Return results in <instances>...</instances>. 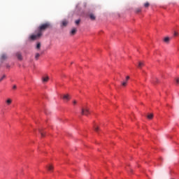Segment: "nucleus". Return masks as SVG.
<instances>
[{
  "label": "nucleus",
  "mask_w": 179,
  "mask_h": 179,
  "mask_svg": "<svg viewBox=\"0 0 179 179\" xmlns=\"http://www.w3.org/2000/svg\"><path fill=\"white\" fill-rule=\"evenodd\" d=\"M136 12H137V13H139V12H141V9H137Z\"/></svg>",
  "instance_id": "obj_26"
},
{
  "label": "nucleus",
  "mask_w": 179,
  "mask_h": 179,
  "mask_svg": "<svg viewBox=\"0 0 179 179\" xmlns=\"http://www.w3.org/2000/svg\"><path fill=\"white\" fill-rule=\"evenodd\" d=\"M164 41L165 43H169V41H170V38L166 37V38L164 39Z\"/></svg>",
  "instance_id": "obj_14"
},
{
  "label": "nucleus",
  "mask_w": 179,
  "mask_h": 179,
  "mask_svg": "<svg viewBox=\"0 0 179 179\" xmlns=\"http://www.w3.org/2000/svg\"><path fill=\"white\" fill-rule=\"evenodd\" d=\"M40 57V54L39 53H36L35 55V59H38V58Z\"/></svg>",
  "instance_id": "obj_16"
},
{
  "label": "nucleus",
  "mask_w": 179,
  "mask_h": 179,
  "mask_svg": "<svg viewBox=\"0 0 179 179\" xmlns=\"http://www.w3.org/2000/svg\"><path fill=\"white\" fill-rule=\"evenodd\" d=\"M62 99H63L64 101H69V100H71V96H69V94H64Z\"/></svg>",
  "instance_id": "obj_3"
},
{
  "label": "nucleus",
  "mask_w": 179,
  "mask_h": 179,
  "mask_svg": "<svg viewBox=\"0 0 179 179\" xmlns=\"http://www.w3.org/2000/svg\"><path fill=\"white\" fill-rule=\"evenodd\" d=\"M39 132H40V134L41 135V137L44 138V132H43V131H41V129H39Z\"/></svg>",
  "instance_id": "obj_17"
},
{
  "label": "nucleus",
  "mask_w": 179,
  "mask_h": 179,
  "mask_svg": "<svg viewBox=\"0 0 179 179\" xmlns=\"http://www.w3.org/2000/svg\"><path fill=\"white\" fill-rule=\"evenodd\" d=\"M76 24H79V23H80V20H77L75 22Z\"/></svg>",
  "instance_id": "obj_20"
},
{
  "label": "nucleus",
  "mask_w": 179,
  "mask_h": 179,
  "mask_svg": "<svg viewBox=\"0 0 179 179\" xmlns=\"http://www.w3.org/2000/svg\"><path fill=\"white\" fill-rule=\"evenodd\" d=\"M122 86H124V87L127 86V82L122 83Z\"/></svg>",
  "instance_id": "obj_23"
},
{
  "label": "nucleus",
  "mask_w": 179,
  "mask_h": 179,
  "mask_svg": "<svg viewBox=\"0 0 179 179\" xmlns=\"http://www.w3.org/2000/svg\"><path fill=\"white\" fill-rule=\"evenodd\" d=\"M78 31V29L76 28H73L71 31H70V36H75Z\"/></svg>",
  "instance_id": "obj_5"
},
{
  "label": "nucleus",
  "mask_w": 179,
  "mask_h": 179,
  "mask_svg": "<svg viewBox=\"0 0 179 179\" xmlns=\"http://www.w3.org/2000/svg\"><path fill=\"white\" fill-rule=\"evenodd\" d=\"M6 103L8 104V106H10V104H12V99H8L6 100Z\"/></svg>",
  "instance_id": "obj_11"
},
{
  "label": "nucleus",
  "mask_w": 179,
  "mask_h": 179,
  "mask_svg": "<svg viewBox=\"0 0 179 179\" xmlns=\"http://www.w3.org/2000/svg\"><path fill=\"white\" fill-rule=\"evenodd\" d=\"M150 4L149 3V2H147V3H145V4H144V6H145V8H149V6H150Z\"/></svg>",
  "instance_id": "obj_18"
},
{
  "label": "nucleus",
  "mask_w": 179,
  "mask_h": 179,
  "mask_svg": "<svg viewBox=\"0 0 179 179\" xmlns=\"http://www.w3.org/2000/svg\"><path fill=\"white\" fill-rule=\"evenodd\" d=\"M173 36H175V37H177V36H178V32L175 31Z\"/></svg>",
  "instance_id": "obj_24"
},
{
  "label": "nucleus",
  "mask_w": 179,
  "mask_h": 179,
  "mask_svg": "<svg viewBox=\"0 0 179 179\" xmlns=\"http://www.w3.org/2000/svg\"><path fill=\"white\" fill-rule=\"evenodd\" d=\"M8 58V56L5 54L1 55V59L5 60Z\"/></svg>",
  "instance_id": "obj_12"
},
{
  "label": "nucleus",
  "mask_w": 179,
  "mask_h": 179,
  "mask_svg": "<svg viewBox=\"0 0 179 179\" xmlns=\"http://www.w3.org/2000/svg\"><path fill=\"white\" fill-rule=\"evenodd\" d=\"M124 82H127H127H128V80H126V81H124Z\"/></svg>",
  "instance_id": "obj_29"
},
{
  "label": "nucleus",
  "mask_w": 179,
  "mask_h": 179,
  "mask_svg": "<svg viewBox=\"0 0 179 179\" xmlns=\"http://www.w3.org/2000/svg\"><path fill=\"white\" fill-rule=\"evenodd\" d=\"M94 131H95L96 132H99V127H94Z\"/></svg>",
  "instance_id": "obj_21"
},
{
  "label": "nucleus",
  "mask_w": 179,
  "mask_h": 179,
  "mask_svg": "<svg viewBox=\"0 0 179 179\" xmlns=\"http://www.w3.org/2000/svg\"><path fill=\"white\" fill-rule=\"evenodd\" d=\"M126 80H129V76H127L126 77Z\"/></svg>",
  "instance_id": "obj_25"
},
{
  "label": "nucleus",
  "mask_w": 179,
  "mask_h": 179,
  "mask_svg": "<svg viewBox=\"0 0 179 179\" xmlns=\"http://www.w3.org/2000/svg\"><path fill=\"white\" fill-rule=\"evenodd\" d=\"M16 57L20 61H22V59H23V57L22 56V54L20 52H17Z\"/></svg>",
  "instance_id": "obj_6"
},
{
  "label": "nucleus",
  "mask_w": 179,
  "mask_h": 179,
  "mask_svg": "<svg viewBox=\"0 0 179 179\" xmlns=\"http://www.w3.org/2000/svg\"><path fill=\"white\" fill-rule=\"evenodd\" d=\"M176 85H179V78H176Z\"/></svg>",
  "instance_id": "obj_22"
},
{
  "label": "nucleus",
  "mask_w": 179,
  "mask_h": 179,
  "mask_svg": "<svg viewBox=\"0 0 179 179\" xmlns=\"http://www.w3.org/2000/svg\"><path fill=\"white\" fill-rule=\"evenodd\" d=\"M50 27H51V23L50 22L41 24L35 31V34L29 36V40H31V41H34L36 40H38V38H41L43 33H44V31H45L47 29H50Z\"/></svg>",
  "instance_id": "obj_1"
},
{
  "label": "nucleus",
  "mask_w": 179,
  "mask_h": 179,
  "mask_svg": "<svg viewBox=\"0 0 179 179\" xmlns=\"http://www.w3.org/2000/svg\"><path fill=\"white\" fill-rule=\"evenodd\" d=\"M89 16H90V19L91 20H96V15H94V14L93 13H90L89 14Z\"/></svg>",
  "instance_id": "obj_7"
},
{
  "label": "nucleus",
  "mask_w": 179,
  "mask_h": 179,
  "mask_svg": "<svg viewBox=\"0 0 179 179\" xmlns=\"http://www.w3.org/2000/svg\"><path fill=\"white\" fill-rule=\"evenodd\" d=\"M17 88L16 85L13 86V89L15 90Z\"/></svg>",
  "instance_id": "obj_27"
},
{
  "label": "nucleus",
  "mask_w": 179,
  "mask_h": 179,
  "mask_svg": "<svg viewBox=\"0 0 179 179\" xmlns=\"http://www.w3.org/2000/svg\"><path fill=\"white\" fill-rule=\"evenodd\" d=\"M5 78H6V76L3 75L1 78H0V82H2Z\"/></svg>",
  "instance_id": "obj_19"
},
{
  "label": "nucleus",
  "mask_w": 179,
  "mask_h": 179,
  "mask_svg": "<svg viewBox=\"0 0 179 179\" xmlns=\"http://www.w3.org/2000/svg\"><path fill=\"white\" fill-rule=\"evenodd\" d=\"M68 23H69L68 20H64L61 22V27H66V26H68Z\"/></svg>",
  "instance_id": "obj_4"
},
{
  "label": "nucleus",
  "mask_w": 179,
  "mask_h": 179,
  "mask_svg": "<svg viewBox=\"0 0 179 179\" xmlns=\"http://www.w3.org/2000/svg\"><path fill=\"white\" fill-rule=\"evenodd\" d=\"M41 48V43H38L37 45H36L37 50H40Z\"/></svg>",
  "instance_id": "obj_15"
},
{
  "label": "nucleus",
  "mask_w": 179,
  "mask_h": 179,
  "mask_svg": "<svg viewBox=\"0 0 179 179\" xmlns=\"http://www.w3.org/2000/svg\"><path fill=\"white\" fill-rule=\"evenodd\" d=\"M76 103H77L76 101H73V104H74V105L76 104Z\"/></svg>",
  "instance_id": "obj_28"
},
{
  "label": "nucleus",
  "mask_w": 179,
  "mask_h": 179,
  "mask_svg": "<svg viewBox=\"0 0 179 179\" xmlns=\"http://www.w3.org/2000/svg\"><path fill=\"white\" fill-rule=\"evenodd\" d=\"M81 114L82 115H89V114H90V111H89L87 108H83L81 109Z\"/></svg>",
  "instance_id": "obj_2"
},
{
  "label": "nucleus",
  "mask_w": 179,
  "mask_h": 179,
  "mask_svg": "<svg viewBox=\"0 0 179 179\" xmlns=\"http://www.w3.org/2000/svg\"><path fill=\"white\" fill-rule=\"evenodd\" d=\"M145 66V64L142 62H138V68L141 69L142 68V66Z\"/></svg>",
  "instance_id": "obj_9"
},
{
  "label": "nucleus",
  "mask_w": 179,
  "mask_h": 179,
  "mask_svg": "<svg viewBox=\"0 0 179 179\" xmlns=\"http://www.w3.org/2000/svg\"><path fill=\"white\" fill-rule=\"evenodd\" d=\"M47 169L48 171H52V170H54V166L52 165H48Z\"/></svg>",
  "instance_id": "obj_8"
},
{
  "label": "nucleus",
  "mask_w": 179,
  "mask_h": 179,
  "mask_svg": "<svg viewBox=\"0 0 179 179\" xmlns=\"http://www.w3.org/2000/svg\"><path fill=\"white\" fill-rule=\"evenodd\" d=\"M50 78H48V76H45V77H43V78H42V80H43V82H44V83H46V82H48V80H49Z\"/></svg>",
  "instance_id": "obj_10"
},
{
  "label": "nucleus",
  "mask_w": 179,
  "mask_h": 179,
  "mask_svg": "<svg viewBox=\"0 0 179 179\" xmlns=\"http://www.w3.org/2000/svg\"><path fill=\"white\" fill-rule=\"evenodd\" d=\"M147 118H148V120H152V118H153V114H150L147 116Z\"/></svg>",
  "instance_id": "obj_13"
}]
</instances>
